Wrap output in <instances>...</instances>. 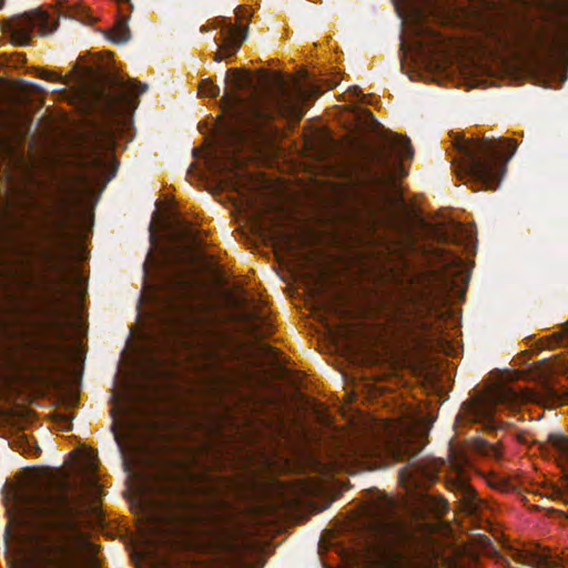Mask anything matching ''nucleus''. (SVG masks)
<instances>
[{
	"mask_svg": "<svg viewBox=\"0 0 568 568\" xmlns=\"http://www.w3.org/2000/svg\"><path fill=\"white\" fill-rule=\"evenodd\" d=\"M166 307L174 326L186 338L196 369L216 386L263 387L268 379H277L293 390L307 389L312 381L285 366L278 351L260 344L255 356H245L226 341L223 334L209 325L200 314L190 281L181 274L168 280Z\"/></svg>",
	"mask_w": 568,
	"mask_h": 568,
	"instance_id": "nucleus-1",
	"label": "nucleus"
},
{
	"mask_svg": "<svg viewBox=\"0 0 568 568\" xmlns=\"http://www.w3.org/2000/svg\"><path fill=\"white\" fill-rule=\"evenodd\" d=\"M276 82L277 92L246 102L237 93L253 88L252 77L237 69L226 71L225 84L231 92H225L222 101L227 120L221 125L215 145L206 154L213 174L240 179V149L274 135L277 129L272 122L276 118L300 122L305 114L304 104L321 94L315 85H300L293 92H287L282 79Z\"/></svg>",
	"mask_w": 568,
	"mask_h": 568,
	"instance_id": "nucleus-2",
	"label": "nucleus"
},
{
	"mask_svg": "<svg viewBox=\"0 0 568 568\" xmlns=\"http://www.w3.org/2000/svg\"><path fill=\"white\" fill-rule=\"evenodd\" d=\"M187 393H111V432L121 445V428L144 432L156 442H166L169 434L184 428L195 417L201 400L186 397ZM205 403H203L204 405Z\"/></svg>",
	"mask_w": 568,
	"mask_h": 568,
	"instance_id": "nucleus-3",
	"label": "nucleus"
},
{
	"mask_svg": "<svg viewBox=\"0 0 568 568\" xmlns=\"http://www.w3.org/2000/svg\"><path fill=\"white\" fill-rule=\"evenodd\" d=\"M82 354L63 343L38 338L27 344L23 358L16 365L18 378L26 384L74 390L81 385Z\"/></svg>",
	"mask_w": 568,
	"mask_h": 568,
	"instance_id": "nucleus-4",
	"label": "nucleus"
},
{
	"mask_svg": "<svg viewBox=\"0 0 568 568\" xmlns=\"http://www.w3.org/2000/svg\"><path fill=\"white\" fill-rule=\"evenodd\" d=\"M202 483L210 484L205 487L190 488L179 476L166 473L158 477L155 494L163 499V508L166 511V521L175 535L197 538L209 534L206 526L213 520L212 504L199 503L192 497L210 498L216 495L214 477L209 475L194 476Z\"/></svg>",
	"mask_w": 568,
	"mask_h": 568,
	"instance_id": "nucleus-5",
	"label": "nucleus"
},
{
	"mask_svg": "<svg viewBox=\"0 0 568 568\" xmlns=\"http://www.w3.org/2000/svg\"><path fill=\"white\" fill-rule=\"evenodd\" d=\"M454 144L462 156L458 174L476 185L474 191L496 190L506 173L507 162L517 150V143L506 138H457Z\"/></svg>",
	"mask_w": 568,
	"mask_h": 568,
	"instance_id": "nucleus-6",
	"label": "nucleus"
},
{
	"mask_svg": "<svg viewBox=\"0 0 568 568\" xmlns=\"http://www.w3.org/2000/svg\"><path fill=\"white\" fill-rule=\"evenodd\" d=\"M464 272V261L452 255L444 262V272L407 271L399 280L405 298L420 311L432 312L436 304L457 288L455 276Z\"/></svg>",
	"mask_w": 568,
	"mask_h": 568,
	"instance_id": "nucleus-7",
	"label": "nucleus"
},
{
	"mask_svg": "<svg viewBox=\"0 0 568 568\" xmlns=\"http://www.w3.org/2000/svg\"><path fill=\"white\" fill-rule=\"evenodd\" d=\"M383 143L364 152L361 165L364 183L369 187H383L392 179V170L396 165L394 154L403 159H412L414 150L410 140L393 132L382 135Z\"/></svg>",
	"mask_w": 568,
	"mask_h": 568,
	"instance_id": "nucleus-8",
	"label": "nucleus"
},
{
	"mask_svg": "<svg viewBox=\"0 0 568 568\" xmlns=\"http://www.w3.org/2000/svg\"><path fill=\"white\" fill-rule=\"evenodd\" d=\"M462 404L460 410L474 423L495 427L494 415L497 407L507 399H545L552 407L568 404V393H471Z\"/></svg>",
	"mask_w": 568,
	"mask_h": 568,
	"instance_id": "nucleus-9",
	"label": "nucleus"
},
{
	"mask_svg": "<svg viewBox=\"0 0 568 568\" xmlns=\"http://www.w3.org/2000/svg\"><path fill=\"white\" fill-rule=\"evenodd\" d=\"M40 394L41 393H0V399L9 406V415L21 419H29L32 412L28 407L27 402H32V399H36L34 395ZM50 394L53 395L55 405V420L62 425L63 430H71V422L73 419L71 412L80 404V393L63 392Z\"/></svg>",
	"mask_w": 568,
	"mask_h": 568,
	"instance_id": "nucleus-10",
	"label": "nucleus"
},
{
	"mask_svg": "<svg viewBox=\"0 0 568 568\" xmlns=\"http://www.w3.org/2000/svg\"><path fill=\"white\" fill-rule=\"evenodd\" d=\"M16 47H27L36 34L45 36L58 28V21L41 8L14 14L0 22Z\"/></svg>",
	"mask_w": 568,
	"mask_h": 568,
	"instance_id": "nucleus-11",
	"label": "nucleus"
},
{
	"mask_svg": "<svg viewBox=\"0 0 568 568\" xmlns=\"http://www.w3.org/2000/svg\"><path fill=\"white\" fill-rule=\"evenodd\" d=\"M148 85L133 79L124 80L118 74H106L103 83L94 88L97 104L106 115H118L126 105L130 98L144 93Z\"/></svg>",
	"mask_w": 568,
	"mask_h": 568,
	"instance_id": "nucleus-12",
	"label": "nucleus"
},
{
	"mask_svg": "<svg viewBox=\"0 0 568 568\" xmlns=\"http://www.w3.org/2000/svg\"><path fill=\"white\" fill-rule=\"evenodd\" d=\"M552 367L547 361H541L528 371H496L490 373V384L480 390H535L529 386H515L519 381L535 382L542 390H555L551 385ZM473 390H478L476 387Z\"/></svg>",
	"mask_w": 568,
	"mask_h": 568,
	"instance_id": "nucleus-13",
	"label": "nucleus"
},
{
	"mask_svg": "<svg viewBox=\"0 0 568 568\" xmlns=\"http://www.w3.org/2000/svg\"><path fill=\"white\" fill-rule=\"evenodd\" d=\"M521 41L539 63L550 65L568 51V26L554 33L529 30L523 34Z\"/></svg>",
	"mask_w": 568,
	"mask_h": 568,
	"instance_id": "nucleus-14",
	"label": "nucleus"
},
{
	"mask_svg": "<svg viewBox=\"0 0 568 568\" xmlns=\"http://www.w3.org/2000/svg\"><path fill=\"white\" fill-rule=\"evenodd\" d=\"M47 507L44 516L49 519L51 528L61 532H74L78 530L75 510L70 505L65 495L45 496Z\"/></svg>",
	"mask_w": 568,
	"mask_h": 568,
	"instance_id": "nucleus-15",
	"label": "nucleus"
},
{
	"mask_svg": "<svg viewBox=\"0 0 568 568\" xmlns=\"http://www.w3.org/2000/svg\"><path fill=\"white\" fill-rule=\"evenodd\" d=\"M43 561L47 568H73L70 549L65 542L47 547Z\"/></svg>",
	"mask_w": 568,
	"mask_h": 568,
	"instance_id": "nucleus-16",
	"label": "nucleus"
},
{
	"mask_svg": "<svg viewBox=\"0 0 568 568\" xmlns=\"http://www.w3.org/2000/svg\"><path fill=\"white\" fill-rule=\"evenodd\" d=\"M245 34H241L236 26L230 24L226 29L223 43L220 50L215 53V61L220 62L223 59L235 54L241 48Z\"/></svg>",
	"mask_w": 568,
	"mask_h": 568,
	"instance_id": "nucleus-17",
	"label": "nucleus"
},
{
	"mask_svg": "<svg viewBox=\"0 0 568 568\" xmlns=\"http://www.w3.org/2000/svg\"><path fill=\"white\" fill-rule=\"evenodd\" d=\"M416 568H437L438 552L430 545L416 549L413 557Z\"/></svg>",
	"mask_w": 568,
	"mask_h": 568,
	"instance_id": "nucleus-18",
	"label": "nucleus"
},
{
	"mask_svg": "<svg viewBox=\"0 0 568 568\" xmlns=\"http://www.w3.org/2000/svg\"><path fill=\"white\" fill-rule=\"evenodd\" d=\"M515 560L524 565H534L537 568H554L556 566L548 549L541 554L518 552Z\"/></svg>",
	"mask_w": 568,
	"mask_h": 568,
	"instance_id": "nucleus-19",
	"label": "nucleus"
},
{
	"mask_svg": "<svg viewBox=\"0 0 568 568\" xmlns=\"http://www.w3.org/2000/svg\"><path fill=\"white\" fill-rule=\"evenodd\" d=\"M420 447H417V444L413 440H408L406 443H396L394 444L392 448V454L394 458L398 462H403L407 459L408 462H412L413 458H415L419 452ZM409 465H414V463H409Z\"/></svg>",
	"mask_w": 568,
	"mask_h": 568,
	"instance_id": "nucleus-20",
	"label": "nucleus"
},
{
	"mask_svg": "<svg viewBox=\"0 0 568 568\" xmlns=\"http://www.w3.org/2000/svg\"><path fill=\"white\" fill-rule=\"evenodd\" d=\"M415 361H416V363L414 364L415 366L413 369L415 372L417 369H419L422 373H425L427 375L425 377V379L429 381V384H430V387L433 388V390H436V392L444 390V388H442L434 382L435 381L434 375L436 374V369L433 367V365L420 355L416 356Z\"/></svg>",
	"mask_w": 568,
	"mask_h": 568,
	"instance_id": "nucleus-21",
	"label": "nucleus"
},
{
	"mask_svg": "<svg viewBox=\"0 0 568 568\" xmlns=\"http://www.w3.org/2000/svg\"><path fill=\"white\" fill-rule=\"evenodd\" d=\"M473 448L476 453L486 457L499 459L501 457V448L497 445L488 443L486 439L476 438L473 442Z\"/></svg>",
	"mask_w": 568,
	"mask_h": 568,
	"instance_id": "nucleus-22",
	"label": "nucleus"
},
{
	"mask_svg": "<svg viewBox=\"0 0 568 568\" xmlns=\"http://www.w3.org/2000/svg\"><path fill=\"white\" fill-rule=\"evenodd\" d=\"M109 39L116 44H122L129 41L130 30L125 21H118L110 30Z\"/></svg>",
	"mask_w": 568,
	"mask_h": 568,
	"instance_id": "nucleus-23",
	"label": "nucleus"
},
{
	"mask_svg": "<svg viewBox=\"0 0 568 568\" xmlns=\"http://www.w3.org/2000/svg\"><path fill=\"white\" fill-rule=\"evenodd\" d=\"M547 442L554 449L566 460H568V437L562 434L551 433L548 435Z\"/></svg>",
	"mask_w": 568,
	"mask_h": 568,
	"instance_id": "nucleus-24",
	"label": "nucleus"
},
{
	"mask_svg": "<svg viewBox=\"0 0 568 568\" xmlns=\"http://www.w3.org/2000/svg\"><path fill=\"white\" fill-rule=\"evenodd\" d=\"M453 485L462 491L467 507L471 510H476L477 501H479L476 490L470 485L463 481H455Z\"/></svg>",
	"mask_w": 568,
	"mask_h": 568,
	"instance_id": "nucleus-25",
	"label": "nucleus"
},
{
	"mask_svg": "<svg viewBox=\"0 0 568 568\" xmlns=\"http://www.w3.org/2000/svg\"><path fill=\"white\" fill-rule=\"evenodd\" d=\"M199 94L207 98H216L220 94V87L210 79L202 80L199 84Z\"/></svg>",
	"mask_w": 568,
	"mask_h": 568,
	"instance_id": "nucleus-26",
	"label": "nucleus"
},
{
	"mask_svg": "<svg viewBox=\"0 0 568 568\" xmlns=\"http://www.w3.org/2000/svg\"><path fill=\"white\" fill-rule=\"evenodd\" d=\"M428 504L434 508V510L439 515L444 516L449 510V504L447 499H445L443 496H429L428 497Z\"/></svg>",
	"mask_w": 568,
	"mask_h": 568,
	"instance_id": "nucleus-27",
	"label": "nucleus"
},
{
	"mask_svg": "<svg viewBox=\"0 0 568 568\" xmlns=\"http://www.w3.org/2000/svg\"><path fill=\"white\" fill-rule=\"evenodd\" d=\"M21 445V454L30 455L33 457H38L41 453L40 447L37 445L36 440H30L28 438H22L20 442Z\"/></svg>",
	"mask_w": 568,
	"mask_h": 568,
	"instance_id": "nucleus-28",
	"label": "nucleus"
},
{
	"mask_svg": "<svg viewBox=\"0 0 568 568\" xmlns=\"http://www.w3.org/2000/svg\"><path fill=\"white\" fill-rule=\"evenodd\" d=\"M178 241L186 240L191 237V231L187 227H182L175 234Z\"/></svg>",
	"mask_w": 568,
	"mask_h": 568,
	"instance_id": "nucleus-29",
	"label": "nucleus"
},
{
	"mask_svg": "<svg viewBox=\"0 0 568 568\" xmlns=\"http://www.w3.org/2000/svg\"><path fill=\"white\" fill-rule=\"evenodd\" d=\"M38 77L42 78V79H47V80H53L51 73L49 71H44L42 70L41 72L38 73Z\"/></svg>",
	"mask_w": 568,
	"mask_h": 568,
	"instance_id": "nucleus-30",
	"label": "nucleus"
},
{
	"mask_svg": "<svg viewBox=\"0 0 568 568\" xmlns=\"http://www.w3.org/2000/svg\"><path fill=\"white\" fill-rule=\"evenodd\" d=\"M377 224V217L375 216L374 213H371V221H369V227L371 229H374Z\"/></svg>",
	"mask_w": 568,
	"mask_h": 568,
	"instance_id": "nucleus-31",
	"label": "nucleus"
},
{
	"mask_svg": "<svg viewBox=\"0 0 568 568\" xmlns=\"http://www.w3.org/2000/svg\"><path fill=\"white\" fill-rule=\"evenodd\" d=\"M111 390H118L115 387ZM152 390L158 392L161 390L160 388H153ZM206 390H233L232 388H207Z\"/></svg>",
	"mask_w": 568,
	"mask_h": 568,
	"instance_id": "nucleus-32",
	"label": "nucleus"
},
{
	"mask_svg": "<svg viewBox=\"0 0 568 568\" xmlns=\"http://www.w3.org/2000/svg\"><path fill=\"white\" fill-rule=\"evenodd\" d=\"M282 240L287 244L291 245V235L286 233L281 234Z\"/></svg>",
	"mask_w": 568,
	"mask_h": 568,
	"instance_id": "nucleus-33",
	"label": "nucleus"
},
{
	"mask_svg": "<svg viewBox=\"0 0 568 568\" xmlns=\"http://www.w3.org/2000/svg\"><path fill=\"white\" fill-rule=\"evenodd\" d=\"M347 395V400H355L357 398V395L358 393H355V392H352V393H346Z\"/></svg>",
	"mask_w": 568,
	"mask_h": 568,
	"instance_id": "nucleus-34",
	"label": "nucleus"
},
{
	"mask_svg": "<svg viewBox=\"0 0 568 568\" xmlns=\"http://www.w3.org/2000/svg\"><path fill=\"white\" fill-rule=\"evenodd\" d=\"M369 390H381V392H384V390H393V389L389 388V387H377V388H371Z\"/></svg>",
	"mask_w": 568,
	"mask_h": 568,
	"instance_id": "nucleus-35",
	"label": "nucleus"
},
{
	"mask_svg": "<svg viewBox=\"0 0 568 568\" xmlns=\"http://www.w3.org/2000/svg\"><path fill=\"white\" fill-rule=\"evenodd\" d=\"M294 395H297L296 398L297 399H304V395L305 393H302V392H298V393H293Z\"/></svg>",
	"mask_w": 568,
	"mask_h": 568,
	"instance_id": "nucleus-36",
	"label": "nucleus"
},
{
	"mask_svg": "<svg viewBox=\"0 0 568 568\" xmlns=\"http://www.w3.org/2000/svg\"><path fill=\"white\" fill-rule=\"evenodd\" d=\"M216 404H220V405H226V404L224 403V400H223V399H220V398H219V399H216Z\"/></svg>",
	"mask_w": 568,
	"mask_h": 568,
	"instance_id": "nucleus-37",
	"label": "nucleus"
},
{
	"mask_svg": "<svg viewBox=\"0 0 568 568\" xmlns=\"http://www.w3.org/2000/svg\"><path fill=\"white\" fill-rule=\"evenodd\" d=\"M95 164H97V166H102V165H103V163L101 162V160H95Z\"/></svg>",
	"mask_w": 568,
	"mask_h": 568,
	"instance_id": "nucleus-38",
	"label": "nucleus"
},
{
	"mask_svg": "<svg viewBox=\"0 0 568 568\" xmlns=\"http://www.w3.org/2000/svg\"><path fill=\"white\" fill-rule=\"evenodd\" d=\"M230 414H231V413H230V410H229V408H227V409H226V413H225V415H226V416H225V418H231Z\"/></svg>",
	"mask_w": 568,
	"mask_h": 568,
	"instance_id": "nucleus-39",
	"label": "nucleus"
},
{
	"mask_svg": "<svg viewBox=\"0 0 568 568\" xmlns=\"http://www.w3.org/2000/svg\"><path fill=\"white\" fill-rule=\"evenodd\" d=\"M199 150L197 149H193V155L196 156Z\"/></svg>",
	"mask_w": 568,
	"mask_h": 568,
	"instance_id": "nucleus-40",
	"label": "nucleus"
},
{
	"mask_svg": "<svg viewBox=\"0 0 568 568\" xmlns=\"http://www.w3.org/2000/svg\"><path fill=\"white\" fill-rule=\"evenodd\" d=\"M405 470H406V468H402L399 474L403 475Z\"/></svg>",
	"mask_w": 568,
	"mask_h": 568,
	"instance_id": "nucleus-41",
	"label": "nucleus"
},
{
	"mask_svg": "<svg viewBox=\"0 0 568 568\" xmlns=\"http://www.w3.org/2000/svg\"><path fill=\"white\" fill-rule=\"evenodd\" d=\"M437 394H438V395H440L442 393H437ZM444 394H445V395H448V392H445Z\"/></svg>",
	"mask_w": 568,
	"mask_h": 568,
	"instance_id": "nucleus-42",
	"label": "nucleus"
},
{
	"mask_svg": "<svg viewBox=\"0 0 568 568\" xmlns=\"http://www.w3.org/2000/svg\"><path fill=\"white\" fill-rule=\"evenodd\" d=\"M272 390L277 392V390H280V389H278V388H273Z\"/></svg>",
	"mask_w": 568,
	"mask_h": 568,
	"instance_id": "nucleus-43",
	"label": "nucleus"
},
{
	"mask_svg": "<svg viewBox=\"0 0 568 568\" xmlns=\"http://www.w3.org/2000/svg\"><path fill=\"white\" fill-rule=\"evenodd\" d=\"M213 394H214V395H217L219 393H217V392H214ZM240 394L242 395L243 393H240Z\"/></svg>",
	"mask_w": 568,
	"mask_h": 568,
	"instance_id": "nucleus-44",
	"label": "nucleus"
},
{
	"mask_svg": "<svg viewBox=\"0 0 568 568\" xmlns=\"http://www.w3.org/2000/svg\"><path fill=\"white\" fill-rule=\"evenodd\" d=\"M7 390H8V392H11L12 389H11V388H8Z\"/></svg>",
	"mask_w": 568,
	"mask_h": 568,
	"instance_id": "nucleus-45",
	"label": "nucleus"
},
{
	"mask_svg": "<svg viewBox=\"0 0 568 568\" xmlns=\"http://www.w3.org/2000/svg\"><path fill=\"white\" fill-rule=\"evenodd\" d=\"M377 394H378V395H382L383 393H382V392H378Z\"/></svg>",
	"mask_w": 568,
	"mask_h": 568,
	"instance_id": "nucleus-46",
	"label": "nucleus"
}]
</instances>
